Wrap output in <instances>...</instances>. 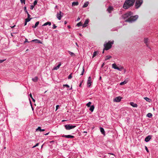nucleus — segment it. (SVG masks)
I'll return each instance as SVG.
<instances>
[{"label":"nucleus","mask_w":158,"mask_h":158,"mask_svg":"<svg viewBox=\"0 0 158 158\" xmlns=\"http://www.w3.org/2000/svg\"><path fill=\"white\" fill-rule=\"evenodd\" d=\"M135 0H126L123 7L124 9H127L133 5Z\"/></svg>","instance_id":"1"},{"label":"nucleus","mask_w":158,"mask_h":158,"mask_svg":"<svg viewBox=\"0 0 158 158\" xmlns=\"http://www.w3.org/2000/svg\"><path fill=\"white\" fill-rule=\"evenodd\" d=\"M138 18V15L133 16L132 15L130 16V18H129L128 19H126L125 20V22L132 23L136 20Z\"/></svg>","instance_id":"2"},{"label":"nucleus","mask_w":158,"mask_h":158,"mask_svg":"<svg viewBox=\"0 0 158 158\" xmlns=\"http://www.w3.org/2000/svg\"><path fill=\"white\" fill-rule=\"evenodd\" d=\"M114 43V41H109L107 43L104 44V49L106 50H108L111 48L112 44Z\"/></svg>","instance_id":"3"},{"label":"nucleus","mask_w":158,"mask_h":158,"mask_svg":"<svg viewBox=\"0 0 158 158\" xmlns=\"http://www.w3.org/2000/svg\"><path fill=\"white\" fill-rule=\"evenodd\" d=\"M133 13L131 12H128L122 16L121 19H124V21L126 19H128L130 18V16L133 15Z\"/></svg>","instance_id":"4"},{"label":"nucleus","mask_w":158,"mask_h":158,"mask_svg":"<svg viewBox=\"0 0 158 158\" xmlns=\"http://www.w3.org/2000/svg\"><path fill=\"white\" fill-rule=\"evenodd\" d=\"M112 68L114 69H117L118 71H121L123 69V67L120 66L119 67H118L115 63H114L112 65Z\"/></svg>","instance_id":"5"},{"label":"nucleus","mask_w":158,"mask_h":158,"mask_svg":"<svg viewBox=\"0 0 158 158\" xmlns=\"http://www.w3.org/2000/svg\"><path fill=\"white\" fill-rule=\"evenodd\" d=\"M143 1L142 0H136L135 3V7L136 9L139 8L142 3Z\"/></svg>","instance_id":"6"},{"label":"nucleus","mask_w":158,"mask_h":158,"mask_svg":"<svg viewBox=\"0 0 158 158\" xmlns=\"http://www.w3.org/2000/svg\"><path fill=\"white\" fill-rule=\"evenodd\" d=\"M65 129L67 130H70L73 129L76 127V125H72L70 124H67L64 126Z\"/></svg>","instance_id":"7"},{"label":"nucleus","mask_w":158,"mask_h":158,"mask_svg":"<svg viewBox=\"0 0 158 158\" xmlns=\"http://www.w3.org/2000/svg\"><path fill=\"white\" fill-rule=\"evenodd\" d=\"M64 15V13L61 11L58 13L56 15V17L59 20H60Z\"/></svg>","instance_id":"8"},{"label":"nucleus","mask_w":158,"mask_h":158,"mask_svg":"<svg viewBox=\"0 0 158 158\" xmlns=\"http://www.w3.org/2000/svg\"><path fill=\"white\" fill-rule=\"evenodd\" d=\"M91 83H92V81H91V77H88V80L87 81V84L88 87H90V86L91 85Z\"/></svg>","instance_id":"9"},{"label":"nucleus","mask_w":158,"mask_h":158,"mask_svg":"<svg viewBox=\"0 0 158 158\" xmlns=\"http://www.w3.org/2000/svg\"><path fill=\"white\" fill-rule=\"evenodd\" d=\"M122 99V97L120 96L114 98V101L115 102H119L121 101Z\"/></svg>","instance_id":"10"},{"label":"nucleus","mask_w":158,"mask_h":158,"mask_svg":"<svg viewBox=\"0 0 158 158\" xmlns=\"http://www.w3.org/2000/svg\"><path fill=\"white\" fill-rule=\"evenodd\" d=\"M89 23V19H86L85 20L84 24L82 25L83 27H86L87 26L88 24Z\"/></svg>","instance_id":"11"},{"label":"nucleus","mask_w":158,"mask_h":158,"mask_svg":"<svg viewBox=\"0 0 158 158\" xmlns=\"http://www.w3.org/2000/svg\"><path fill=\"white\" fill-rule=\"evenodd\" d=\"M62 137H65L67 138H74V136L70 135H63L62 136Z\"/></svg>","instance_id":"12"},{"label":"nucleus","mask_w":158,"mask_h":158,"mask_svg":"<svg viewBox=\"0 0 158 158\" xmlns=\"http://www.w3.org/2000/svg\"><path fill=\"white\" fill-rule=\"evenodd\" d=\"M61 63L60 62H59L58 65L57 66L54 67L53 68L52 70H57L59 68H60V66H61Z\"/></svg>","instance_id":"13"},{"label":"nucleus","mask_w":158,"mask_h":158,"mask_svg":"<svg viewBox=\"0 0 158 158\" xmlns=\"http://www.w3.org/2000/svg\"><path fill=\"white\" fill-rule=\"evenodd\" d=\"M113 10V7L110 6L107 9V10L109 13H110Z\"/></svg>","instance_id":"14"},{"label":"nucleus","mask_w":158,"mask_h":158,"mask_svg":"<svg viewBox=\"0 0 158 158\" xmlns=\"http://www.w3.org/2000/svg\"><path fill=\"white\" fill-rule=\"evenodd\" d=\"M31 42H35V43H40V44H42V42H41V41L40 40H32L31 41Z\"/></svg>","instance_id":"15"},{"label":"nucleus","mask_w":158,"mask_h":158,"mask_svg":"<svg viewBox=\"0 0 158 158\" xmlns=\"http://www.w3.org/2000/svg\"><path fill=\"white\" fill-rule=\"evenodd\" d=\"M130 105L132 106L133 107H137V105L135 103H134L133 102H131L130 103Z\"/></svg>","instance_id":"16"},{"label":"nucleus","mask_w":158,"mask_h":158,"mask_svg":"<svg viewBox=\"0 0 158 158\" xmlns=\"http://www.w3.org/2000/svg\"><path fill=\"white\" fill-rule=\"evenodd\" d=\"M45 130L43 129H41L40 127H39L36 129V131L42 132L44 131Z\"/></svg>","instance_id":"17"},{"label":"nucleus","mask_w":158,"mask_h":158,"mask_svg":"<svg viewBox=\"0 0 158 158\" xmlns=\"http://www.w3.org/2000/svg\"><path fill=\"white\" fill-rule=\"evenodd\" d=\"M100 131L102 133V134L105 135V132L104 129L102 127H101L100 128Z\"/></svg>","instance_id":"18"},{"label":"nucleus","mask_w":158,"mask_h":158,"mask_svg":"<svg viewBox=\"0 0 158 158\" xmlns=\"http://www.w3.org/2000/svg\"><path fill=\"white\" fill-rule=\"evenodd\" d=\"M51 25V23L50 22H47L44 23L43 25V26H46L47 25H48L49 26H50Z\"/></svg>","instance_id":"19"},{"label":"nucleus","mask_w":158,"mask_h":158,"mask_svg":"<svg viewBox=\"0 0 158 158\" xmlns=\"http://www.w3.org/2000/svg\"><path fill=\"white\" fill-rule=\"evenodd\" d=\"M89 4L88 2H86L83 5V8H85L87 7Z\"/></svg>","instance_id":"20"},{"label":"nucleus","mask_w":158,"mask_h":158,"mask_svg":"<svg viewBox=\"0 0 158 158\" xmlns=\"http://www.w3.org/2000/svg\"><path fill=\"white\" fill-rule=\"evenodd\" d=\"M78 5V2H73L72 3V6H77Z\"/></svg>","instance_id":"21"},{"label":"nucleus","mask_w":158,"mask_h":158,"mask_svg":"<svg viewBox=\"0 0 158 158\" xmlns=\"http://www.w3.org/2000/svg\"><path fill=\"white\" fill-rule=\"evenodd\" d=\"M32 81L35 82H37L38 80V77H35L34 78H32Z\"/></svg>","instance_id":"22"},{"label":"nucleus","mask_w":158,"mask_h":158,"mask_svg":"<svg viewBox=\"0 0 158 158\" xmlns=\"http://www.w3.org/2000/svg\"><path fill=\"white\" fill-rule=\"evenodd\" d=\"M89 110L92 112L94 109V105H92L90 107Z\"/></svg>","instance_id":"23"},{"label":"nucleus","mask_w":158,"mask_h":158,"mask_svg":"<svg viewBox=\"0 0 158 158\" xmlns=\"http://www.w3.org/2000/svg\"><path fill=\"white\" fill-rule=\"evenodd\" d=\"M144 43L146 44L147 46H148V38H145L144 39Z\"/></svg>","instance_id":"24"},{"label":"nucleus","mask_w":158,"mask_h":158,"mask_svg":"<svg viewBox=\"0 0 158 158\" xmlns=\"http://www.w3.org/2000/svg\"><path fill=\"white\" fill-rule=\"evenodd\" d=\"M69 53L70 54V55L72 56H75V54L73 53L70 51H68Z\"/></svg>","instance_id":"25"},{"label":"nucleus","mask_w":158,"mask_h":158,"mask_svg":"<svg viewBox=\"0 0 158 158\" xmlns=\"http://www.w3.org/2000/svg\"><path fill=\"white\" fill-rule=\"evenodd\" d=\"M39 23V21L35 23V26H33L32 27L34 28H35L38 26Z\"/></svg>","instance_id":"26"},{"label":"nucleus","mask_w":158,"mask_h":158,"mask_svg":"<svg viewBox=\"0 0 158 158\" xmlns=\"http://www.w3.org/2000/svg\"><path fill=\"white\" fill-rule=\"evenodd\" d=\"M111 58V56H106L105 59V60H108L110 59Z\"/></svg>","instance_id":"27"},{"label":"nucleus","mask_w":158,"mask_h":158,"mask_svg":"<svg viewBox=\"0 0 158 158\" xmlns=\"http://www.w3.org/2000/svg\"><path fill=\"white\" fill-rule=\"evenodd\" d=\"M127 83V82L126 81H124L122 82H121L120 83V85H124V84H126Z\"/></svg>","instance_id":"28"},{"label":"nucleus","mask_w":158,"mask_h":158,"mask_svg":"<svg viewBox=\"0 0 158 158\" xmlns=\"http://www.w3.org/2000/svg\"><path fill=\"white\" fill-rule=\"evenodd\" d=\"M31 19H32V18H27L25 19V21H26V22H28L30 21Z\"/></svg>","instance_id":"29"},{"label":"nucleus","mask_w":158,"mask_h":158,"mask_svg":"<svg viewBox=\"0 0 158 158\" xmlns=\"http://www.w3.org/2000/svg\"><path fill=\"white\" fill-rule=\"evenodd\" d=\"M91 102H89L88 103H87L86 104V106H87L88 107H90L91 106Z\"/></svg>","instance_id":"30"},{"label":"nucleus","mask_w":158,"mask_h":158,"mask_svg":"<svg viewBox=\"0 0 158 158\" xmlns=\"http://www.w3.org/2000/svg\"><path fill=\"white\" fill-rule=\"evenodd\" d=\"M98 54L97 52H94L93 53V57H94Z\"/></svg>","instance_id":"31"},{"label":"nucleus","mask_w":158,"mask_h":158,"mask_svg":"<svg viewBox=\"0 0 158 158\" xmlns=\"http://www.w3.org/2000/svg\"><path fill=\"white\" fill-rule=\"evenodd\" d=\"M82 24V23L81 22H80L77 24V26L79 27H80V26H81Z\"/></svg>","instance_id":"32"},{"label":"nucleus","mask_w":158,"mask_h":158,"mask_svg":"<svg viewBox=\"0 0 158 158\" xmlns=\"http://www.w3.org/2000/svg\"><path fill=\"white\" fill-rule=\"evenodd\" d=\"M72 78V73L69 75L68 77V79H70Z\"/></svg>","instance_id":"33"},{"label":"nucleus","mask_w":158,"mask_h":158,"mask_svg":"<svg viewBox=\"0 0 158 158\" xmlns=\"http://www.w3.org/2000/svg\"><path fill=\"white\" fill-rule=\"evenodd\" d=\"M63 86L64 87H66L67 88H69V85H68V84H65V85H63Z\"/></svg>","instance_id":"34"},{"label":"nucleus","mask_w":158,"mask_h":158,"mask_svg":"<svg viewBox=\"0 0 158 158\" xmlns=\"http://www.w3.org/2000/svg\"><path fill=\"white\" fill-rule=\"evenodd\" d=\"M37 0H35L33 3V4H34L33 5H34V6H35V5H36L37 4Z\"/></svg>","instance_id":"35"},{"label":"nucleus","mask_w":158,"mask_h":158,"mask_svg":"<svg viewBox=\"0 0 158 158\" xmlns=\"http://www.w3.org/2000/svg\"><path fill=\"white\" fill-rule=\"evenodd\" d=\"M24 11L26 13H28V11L27 10L26 7L25 6V7H24Z\"/></svg>","instance_id":"36"},{"label":"nucleus","mask_w":158,"mask_h":158,"mask_svg":"<svg viewBox=\"0 0 158 158\" xmlns=\"http://www.w3.org/2000/svg\"><path fill=\"white\" fill-rule=\"evenodd\" d=\"M145 141L146 142H148V136H147L145 139Z\"/></svg>","instance_id":"37"},{"label":"nucleus","mask_w":158,"mask_h":158,"mask_svg":"<svg viewBox=\"0 0 158 158\" xmlns=\"http://www.w3.org/2000/svg\"><path fill=\"white\" fill-rule=\"evenodd\" d=\"M20 2L22 4L23 3L24 4H25V0H20Z\"/></svg>","instance_id":"38"},{"label":"nucleus","mask_w":158,"mask_h":158,"mask_svg":"<svg viewBox=\"0 0 158 158\" xmlns=\"http://www.w3.org/2000/svg\"><path fill=\"white\" fill-rule=\"evenodd\" d=\"M34 7V6L33 5H32L31 6H30V9L31 10H32V9H33Z\"/></svg>","instance_id":"39"},{"label":"nucleus","mask_w":158,"mask_h":158,"mask_svg":"<svg viewBox=\"0 0 158 158\" xmlns=\"http://www.w3.org/2000/svg\"><path fill=\"white\" fill-rule=\"evenodd\" d=\"M39 143H37L33 147V148H35L37 146H38L39 145Z\"/></svg>","instance_id":"40"},{"label":"nucleus","mask_w":158,"mask_h":158,"mask_svg":"<svg viewBox=\"0 0 158 158\" xmlns=\"http://www.w3.org/2000/svg\"><path fill=\"white\" fill-rule=\"evenodd\" d=\"M84 72V68H83V70L82 71L81 74V75H83Z\"/></svg>","instance_id":"41"},{"label":"nucleus","mask_w":158,"mask_h":158,"mask_svg":"<svg viewBox=\"0 0 158 158\" xmlns=\"http://www.w3.org/2000/svg\"><path fill=\"white\" fill-rule=\"evenodd\" d=\"M5 60H6V59L3 60H0V63H2L3 62H4Z\"/></svg>","instance_id":"42"},{"label":"nucleus","mask_w":158,"mask_h":158,"mask_svg":"<svg viewBox=\"0 0 158 158\" xmlns=\"http://www.w3.org/2000/svg\"><path fill=\"white\" fill-rule=\"evenodd\" d=\"M56 26L55 24H54L53 25V28L55 29L56 27Z\"/></svg>","instance_id":"43"},{"label":"nucleus","mask_w":158,"mask_h":158,"mask_svg":"<svg viewBox=\"0 0 158 158\" xmlns=\"http://www.w3.org/2000/svg\"><path fill=\"white\" fill-rule=\"evenodd\" d=\"M152 114L151 113H149V118H150L152 116Z\"/></svg>","instance_id":"44"},{"label":"nucleus","mask_w":158,"mask_h":158,"mask_svg":"<svg viewBox=\"0 0 158 158\" xmlns=\"http://www.w3.org/2000/svg\"><path fill=\"white\" fill-rule=\"evenodd\" d=\"M59 107V105H57L56 106V111L58 109Z\"/></svg>","instance_id":"45"},{"label":"nucleus","mask_w":158,"mask_h":158,"mask_svg":"<svg viewBox=\"0 0 158 158\" xmlns=\"http://www.w3.org/2000/svg\"><path fill=\"white\" fill-rule=\"evenodd\" d=\"M145 149L146 150L147 152H148V148L147 147L145 146Z\"/></svg>","instance_id":"46"},{"label":"nucleus","mask_w":158,"mask_h":158,"mask_svg":"<svg viewBox=\"0 0 158 158\" xmlns=\"http://www.w3.org/2000/svg\"><path fill=\"white\" fill-rule=\"evenodd\" d=\"M26 42H28V43L29 42L27 40V39H25V40L24 41V43H26Z\"/></svg>","instance_id":"47"},{"label":"nucleus","mask_w":158,"mask_h":158,"mask_svg":"<svg viewBox=\"0 0 158 158\" xmlns=\"http://www.w3.org/2000/svg\"><path fill=\"white\" fill-rule=\"evenodd\" d=\"M144 99H145L147 101H148V98H147V97L144 98Z\"/></svg>","instance_id":"48"},{"label":"nucleus","mask_w":158,"mask_h":158,"mask_svg":"<svg viewBox=\"0 0 158 158\" xmlns=\"http://www.w3.org/2000/svg\"><path fill=\"white\" fill-rule=\"evenodd\" d=\"M27 14L28 18H30L31 15L29 14L28 13Z\"/></svg>","instance_id":"49"},{"label":"nucleus","mask_w":158,"mask_h":158,"mask_svg":"<svg viewBox=\"0 0 158 158\" xmlns=\"http://www.w3.org/2000/svg\"><path fill=\"white\" fill-rule=\"evenodd\" d=\"M30 97L31 98H32V97L31 94V93L29 94Z\"/></svg>","instance_id":"50"},{"label":"nucleus","mask_w":158,"mask_h":158,"mask_svg":"<svg viewBox=\"0 0 158 158\" xmlns=\"http://www.w3.org/2000/svg\"><path fill=\"white\" fill-rule=\"evenodd\" d=\"M83 82V80H82L81 82V83H80V84L79 85V86L80 87L81 86V84L82 83V82Z\"/></svg>","instance_id":"51"},{"label":"nucleus","mask_w":158,"mask_h":158,"mask_svg":"<svg viewBox=\"0 0 158 158\" xmlns=\"http://www.w3.org/2000/svg\"><path fill=\"white\" fill-rule=\"evenodd\" d=\"M151 138V136L149 135V141L150 139Z\"/></svg>","instance_id":"52"},{"label":"nucleus","mask_w":158,"mask_h":158,"mask_svg":"<svg viewBox=\"0 0 158 158\" xmlns=\"http://www.w3.org/2000/svg\"><path fill=\"white\" fill-rule=\"evenodd\" d=\"M27 22H26V21H25V23H24V26H25L27 25Z\"/></svg>","instance_id":"53"},{"label":"nucleus","mask_w":158,"mask_h":158,"mask_svg":"<svg viewBox=\"0 0 158 158\" xmlns=\"http://www.w3.org/2000/svg\"><path fill=\"white\" fill-rule=\"evenodd\" d=\"M49 132L45 134L44 135H48L49 134Z\"/></svg>","instance_id":"54"},{"label":"nucleus","mask_w":158,"mask_h":158,"mask_svg":"<svg viewBox=\"0 0 158 158\" xmlns=\"http://www.w3.org/2000/svg\"><path fill=\"white\" fill-rule=\"evenodd\" d=\"M80 19V18L78 17L77 19V21H79Z\"/></svg>","instance_id":"55"},{"label":"nucleus","mask_w":158,"mask_h":158,"mask_svg":"<svg viewBox=\"0 0 158 158\" xmlns=\"http://www.w3.org/2000/svg\"><path fill=\"white\" fill-rule=\"evenodd\" d=\"M67 22L66 21H65L64 22V24H67Z\"/></svg>","instance_id":"56"},{"label":"nucleus","mask_w":158,"mask_h":158,"mask_svg":"<svg viewBox=\"0 0 158 158\" xmlns=\"http://www.w3.org/2000/svg\"><path fill=\"white\" fill-rule=\"evenodd\" d=\"M31 99H32V101H33V102H35V99H34L33 98H31Z\"/></svg>","instance_id":"57"},{"label":"nucleus","mask_w":158,"mask_h":158,"mask_svg":"<svg viewBox=\"0 0 158 158\" xmlns=\"http://www.w3.org/2000/svg\"><path fill=\"white\" fill-rule=\"evenodd\" d=\"M104 63H103L102 65V67L104 66Z\"/></svg>","instance_id":"58"},{"label":"nucleus","mask_w":158,"mask_h":158,"mask_svg":"<svg viewBox=\"0 0 158 158\" xmlns=\"http://www.w3.org/2000/svg\"><path fill=\"white\" fill-rule=\"evenodd\" d=\"M72 86L69 89V90H72Z\"/></svg>","instance_id":"59"},{"label":"nucleus","mask_w":158,"mask_h":158,"mask_svg":"<svg viewBox=\"0 0 158 158\" xmlns=\"http://www.w3.org/2000/svg\"><path fill=\"white\" fill-rule=\"evenodd\" d=\"M109 154H111L114 156V154L113 153H109Z\"/></svg>","instance_id":"60"},{"label":"nucleus","mask_w":158,"mask_h":158,"mask_svg":"<svg viewBox=\"0 0 158 158\" xmlns=\"http://www.w3.org/2000/svg\"><path fill=\"white\" fill-rule=\"evenodd\" d=\"M148 114H146V116H147V117H148Z\"/></svg>","instance_id":"61"},{"label":"nucleus","mask_w":158,"mask_h":158,"mask_svg":"<svg viewBox=\"0 0 158 158\" xmlns=\"http://www.w3.org/2000/svg\"><path fill=\"white\" fill-rule=\"evenodd\" d=\"M148 100H149V102H150V101H151V100L150 99H149V98Z\"/></svg>","instance_id":"62"},{"label":"nucleus","mask_w":158,"mask_h":158,"mask_svg":"<svg viewBox=\"0 0 158 158\" xmlns=\"http://www.w3.org/2000/svg\"><path fill=\"white\" fill-rule=\"evenodd\" d=\"M68 27H69V28H70V26H68Z\"/></svg>","instance_id":"63"},{"label":"nucleus","mask_w":158,"mask_h":158,"mask_svg":"<svg viewBox=\"0 0 158 158\" xmlns=\"http://www.w3.org/2000/svg\"><path fill=\"white\" fill-rule=\"evenodd\" d=\"M57 6H55V8H57Z\"/></svg>","instance_id":"64"}]
</instances>
